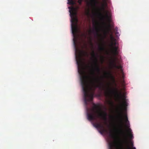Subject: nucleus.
<instances>
[{"mask_svg":"<svg viewBox=\"0 0 149 149\" xmlns=\"http://www.w3.org/2000/svg\"><path fill=\"white\" fill-rule=\"evenodd\" d=\"M70 9V15L71 18V22L72 23L71 27L72 31V33L73 34H74L75 32L77 31V27L75 25V23H77L78 22L77 19L75 17L76 13L75 12L74 8L72 6L69 7Z\"/></svg>","mask_w":149,"mask_h":149,"instance_id":"nucleus-5","label":"nucleus"},{"mask_svg":"<svg viewBox=\"0 0 149 149\" xmlns=\"http://www.w3.org/2000/svg\"><path fill=\"white\" fill-rule=\"evenodd\" d=\"M74 46H75V42H74Z\"/></svg>","mask_w":149,"mask_h":149,"instance_id":"nucleus-18","label":"nucleus"},{"mask_svg":"<svg viewBox=\"0 0 149 149\" xmlns=\"http://www.w3.org/2000/svg\"><path fill=\"white\" fill-rule=\"evenodd\" d=\"M76 49V50H77V49Z\"/></svg>","mask_w":149,"mask_h":149,"instance_id":"nucleus-22","label":"nucleus"},{"mask_svg":"<svg viewBox=\"0 0 149 149\" xmlns=\"http://www.w3.org/2000/svg\"><path fill=\"white\" fill-rule=\"evenodd\" d=\"M83 0H78V2L80 5H81Z\"/></svg>","mask_w":149,"mask_h":149,"instance_id":"nucleus-15","label":"nucleus"},{"mask_svg":"<svg viewBox=\"0 0 149 149\" xmlns=\"http://www.w3.org/2000/svg\"><path fill=\"white\" fill-rule=\"evenodd\" d=\"M88 67H89H89H90V66H89V65H88Z\"/></svg>","mask_w":149,"mask_h":149,"instance_id":"nucleus-20","label":"nucleus"},{"mask_svg":"<svg viewBox=\"0 0 149 149\" xmlns=\"http://www.w3.org/2000/svg\"><path fill=\"white\" fill-rule=\"evenodd\" d=\"M124 82V81H123V83Z\"/></svg>","mask_w":149,"mask_h":149,"instance_id":"nucleus-23","label":"nucleus"},{"mask_svg":"<svg viewBox=\"0 0 149 149\" xmlns=\"http://www.w3.org/2000/svg\"><path fill=\"white\" fill-rule=\"evenodd\" d=\"M118 33V32H116V34H117V33Z\"/></svg>","mask_w":149,"mask_h":149,"instance_id":"nucleus-19","label":"nucleus"},{"mask_svg":"<svg viewBox=\"0 0 149 149\" xmlns=\"http://www.w3.org/2000/svg\"><path fill=\"white\" fill-rule=\"evenodd\" d=\"M95 31H96L97 33L98 34V33L99 31V28L98 27L96 26L95 27Z\"/></svg>","mask_w":149,"mask_h":149,"instance_id":"nucleus-13","label":"nucleus"},{"mask_svg":"<svg viewBox=\"0 0 149 149\" xmlns=\"http://www.w3.org/2000/svg\"><path fill=\"white\" fill-rule=\"evenodd\" d=\"M110 38L111 42L109 45L111 48V52L114 57L112 63V66L113 68L120 69L121 71H123L122 67L120 64V60L118 62V65H117L116 61L118 60V58L116 56L119 54L118 43L117 42L116 39L114 38L112 33L110 35Z\"/></svg>","mask_w":149,"mask_h":149,"instance_id":"nucleus-3","label":"nucleus"},{"mask_svg":"<svg viewBox=\"0 0 149 149\" xmlns=\"http://www.w3.org/2000/svg\"><path fill=\"white\" fill-rule=\"evenodd\" d=\"M106 13L105 15H103L101 13L100 15H102V19L105 20L109 24V26H110V23L111 21V13L108 11H105Z\"/></svg>","mask_w":149,"mask_h":149,"instance_id":"nucleus-7","label":"nucleus"},{"mask_svg":"<svg viewBox=\"0 0 149 149\" xmlns=\"http://www.w3.org/2000/svg\"><path fill=\"white\" fill-rule=\"evenodd\" d=\"M104 47H99V49L100 51H102L104 49Z\"/></svg>","mask_w":149,"mask_h":149,"instance_id":"nucleus-14","label":"nucleus"},{"mask_svg":"<svg viewBox=\"0 0 149 149\" xmlns=\"http://www.w3.org/2000/svg\"><path fill=\"white\" fill-rule=\"evenodd\" d=\"M84 54L86 56H88V54L87 52H85L84 53Z\"/></svg>","mask_w":149,"mask_h":149,"instance_id":"nucleus-17","label":"nucleus"},{"mask_svg":"<svg viewBox=\"0 0 149 149\" xmlns=\"http://www.w3.org/2000/svg\"><path fill=\"white\" fill-rule=\"evenodd\" d=\"M109 75L110 76V77L112 79H113V81L114 82H115V81L113 77L111 75V73L110 72H106L105 73V77H107V75Z\"/></svg>","mask_w":149,"mask_h":149,"instance_id":"nucleus-10","label":"nucleus"},{"mask_svg":"<svg viewBox=\"0 0 149 149\" xmlns=\"http://www.w3.org/2000/svg\"><path fill=\"white\" fill-rule=\"evenodd\" d=\"M105 95L106 97L109 96L112 92L114 94L118 101L120 102L119 110L118 111V115L117 118L118 121V125L120 131L123 136V139L119 142V144L115 143L110 142L109 143V149H136L134 147L133 143L130 141V143L131 148L129 146L127 139V134L123 130V110H126L127 103L126 100V98L124 95H123L121 92H119L118 89L114 88L113 91L110 89L109 86L105 90Z\"/></svg>","mask_w":149,"mask_h":149,"instance_id":"nucleus-2","label":"nucleus"},{"mask_svg":"<svg viewBox=\"0 0 149 149\" xmlns=\"http://www.w3.org/2000/svg\"><path fill=\"white\" fill-rule=\"evenodd\" d=\"M104 3L102 5L101 9L102 10L105 11V8L107 6V4L105 0H103Z\"/></svg>","mask_w":149,"mask_h":149,"instance_id":"nucleus-9","label":"nucleus"},{"mask_svg":"<svg viewBox=\"0 0 149 149\" xmlns=\"http://www.w3.org/2000/svg\"><path fill=\"white\" fill-rule=\"evenodd\" d=\"M92 56L94 58V67H92L91 74L89 76L84 75V72L82 67L79 68V62L77 61L78 65V71L81 75L80 81L82 90L84 94V102L86 105L88 104V102L93 100L94 91L96 88H101L103 85L102 82L103 79L98 76L95 77L94 70L98 73L100 72V69L98 64V60L95 54L94 51L91 54Z\"/></svg>","mask_w":149,"mask_h":149,"instance_id":"nucleus-1","label":"nucleus"},{"mask_svg":"<svg viewBox=\"0 0 149 149\" xmlns=\"http://www.w3.org/2000/svg\"><path fill=\"white\" fill-rule=\"evenodd\" d=\"M68 3L69 4L73 5L75 4V2L74 0H68Z\"/></svg>","mask_w":149,"mask_h":149,"instance_id":"nucleus-11","label":"nucleus"},{"mask_svg":"<svg viewBox=\"0 0 149 149\" xmlns=\"http://www.w3.org/2000/svg\"><path fill=\"white\" fill-rule=\"evenodd\" d=\"M97 0H91V3H94L95 4V3L96 2Z\"/></svg>","mask_w":149,"mask_h":149,"instance_id":"nucleus-16","label":"nucleus"},{"mask_svg":"<svg viewBox=\"0 0 149 149\" xmlns=\"http://www.w3.org/2000/svg\"><path fill=\"white\" fill-rule=\"evenodd\" d=\"M88 13V14H89V12H88V13Z\"/></svg>","mask_w":149,"mask_h":149,"instance_id":"nucleus-21","label":"nucleus"},{"mask_svg":"<svg viewBox=\"0 0 149 149\" xmlns=\"http://www.w3.org/2000/svg\"><path fill=\"white\" fill-rule=\"evenodd\" d=\"M94 126L96 128H99L100 132L101 134H102L104 132H107V130L104 128V126L101 123H95L93 124Z\"/></svg>","mask_w":149,"mask_h":149,"instance_id":"nucleus-8","label":"nucleus"},{"mask_svg":"<svg viewBox=\"0 0 149 149\" xmlns=\"http://www.w3.org/2000/svg\"><path fill=\"white\" fill-rule=\"evenodd\" d=\"M124 120L125 123V126L127 129V131L128 133V136L130 140L133 138V135L132 134V130L130 127L129 121L128 120V119L127 114H125L124 116Z\"/></svg>","mask_w":149,"mask_h":149,"instance_id":"nucleus-6","label":"nucleus"},{"mask_svg":"<svg viewBox=\"0 0 149 149\" xmlns=\"http://www.w3.org/2000/svg\"><path fill=\"white\" fill-rule=\"evenodd\" d=\"M110 136L112 138H115V135H114V134H113V133H111L110 134Z\"/></svg>","mask_w":149,"mask_h":149,"instance_id":"nucleus-12","label":"nucleus"},{"mask_svg":"<svg viewBox=\"0 0 149 149\" xmlns=\"http://www.w3.org/2000/svg\"><path fill=\"white\" fill-rule=\"evenodd\" d=\"M91 111L93 112L88 113H87V119L88 120L90 121L97 120V118L95 114L96 113L97 114V117L105 121V123L107 124V113L106 111H102L98 106L95 104H93Z\"/></svg>","mask_w":149,"mask_h":149,"instance_id":"nucleus-4","label":"nucleus"}]
</instances>
